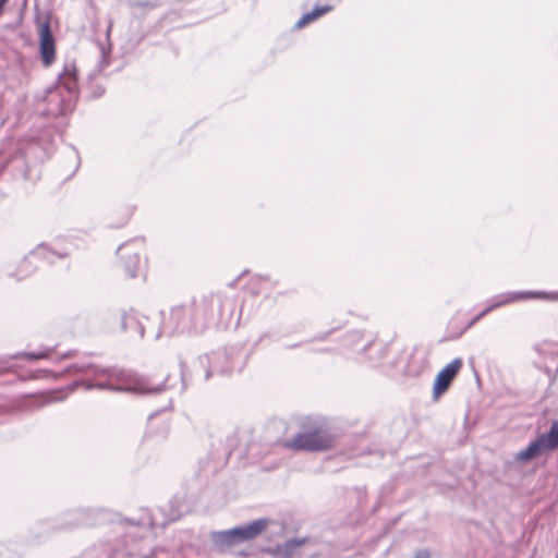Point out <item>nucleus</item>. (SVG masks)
Wrapping results in <instances>:
<instances>
[{
    "mask_svg": "<svg viewBox=\"0 0 558 558\" xmlns=\"http://www.w3.org/2000/svg\"><path fill=\"white\" fill-rule=\"evenodd\" d=\"M65 372L82 375L84 379L75 381L74 386H84L86 390L96 388L99 390L154 395L171 388V386H168V376L162 383L155 385L149 377L138 376L128 369L100 367L89 361H77L68 366Z\"/></svg>",
    "mask_w": 558,
    "mask_h": 558,
    "instance_id": "nucleus-1",
    "label": "nucleus"
},
{
    "mask_svg": "<svg viewBox=\"0 0 558 558\" xmlns=\"http://www.w3.org/2000/svg\"><path fill=\"white\" fill-rule=\"evenodd\" d=\"M223 299L219 294H209L201 300H193L187 305L174 306L171 308L170 316L165 319L160 331L161 333L172 336L175 333H198L204 331L210 322L219 320L222 315Z\"/></svg>",
    "mask_w": 558,
    "mask_h": 558,
    "instance_id": "nucleus-2",
    "label": "nucleus"
},
{
    "mask_svg": "<svg viewBox=\"0 0 558 558\" xmlns=\"http://www.w3.org/2000/svg\"><path fill=\"white\" fill-rule=\"evenodd\" d=\"M77 90V69L74 61H68L58 75L57 85L47 90L48 108L46 114L60 117L71 112L76 104Z\"/></svg>",
    "mask_w": 558,
    "mask_h": 558,
    "instance_id": "nucleus-3",
    "label": "nucleus"
},
{
    "mask_svg": "<svg viewBox=\"0 0 558 558\" xmlns=\"http://www.w3.org/2000/svg\"><path fill=\"white\" fill-rule=\"evenodd\" d=\"M335 441V436L324 424L314 423L295 434L286 442V447L296 451L318 452L331 449Z\"/></svg>",
    "mask_w": 558,
    "mask_h": 558,
    "instance_id": "nucleus-4",
    "label": "nucleus"
},
{
    "mask_svg": "<svg viewBox=\"0 0 558 558\" xmlns=\"http://www.w3.org/2000/svg\"><path fill=\"white\" fill-rule=\"evenodd\" d=\"M269 522L270 520L267 518H259L229 530L214 531L210 538L214 545L220 548L234 546L256 538L267 529Z\"/></svg>",
    "mask_w": 558,
    "mask_h": 558,
    "instance_id": "nucleus-5",
    "label": "nucleus"
},
{
    "mask_svg": "<svg viewBox=\"0 0 558 558\" xmlns=\"http://www.w3.org/2000/svg\"><path fill=\"white\" fill-rule=\"evenodd\" d=\"M558 449V420L551 423L547 433L541 434L532 440L526 448L515 454V460L527 462L543 452H551Z\"/></svg>",
    "mask_w": 558,
    "mask_h": 558,
    "instance_id": "nucleus-6",
    "label": "nucleus"
},
{
    "mask_svg": "<svg viewBox=\"0 0 558 558\" xmlns=\"http://www.w3.org/2000/svg\"><path fill=\"white\" fill-rule=\"evenodd\" d=\"M197 364L205 371V380H208L214 373L229 374L234 368V363L227 351L202 355L197 359Z\"/></svg>",
    "mask_w": 558,
    "mask_h": 558,
    "instance_id": "nucleus-7",
    "label": "nucleus"
},
{
    "mask_svg": "<svg viewBox=\"0 0 558 558\" xmlns=\"http://www.w3.org/2000/svg\"><path fill=\"white\" fill-rule=\"evenodd\" d=\"M39 56L43 65L48 68L56 60V39L51 31L50 21L38 22Z\"/></svg>",
    "mask_w": 558,
    "mask_h": 558,
    "instance_id": "nucleus-8",
    "label": "nucleus"
},
{
    "mask_svg": "<svg viewBox=\"0 0 558 558\" xmlns=\"http://www.w3.org/2000/svg\"><path fill=\"white\" fill-rule=\"evenodd\" d=\"M546 294L542 291H518L505 292L490 298L487 301V306L483 310V314H488L492 311L523 300L544 298Z\"/></svg>",
    "mask_w": 558,
    "mask_h": 558,
    "instance_id": "nucleus-9",
    "label": "nucleus"
},
{
    "mask_svg": "<svg viewBox=\"0 0 558 558\" xmlns=\"http://www.w3.org/2000/svg\"><path fill=\"white\" fill-rule=\"evenodd\" d=\"M462 367V360L457 357L447 364L436 376L433 387V396L435 399L439 398L448 390L452 380L458 375Z\"/></svg>",
    "mask_w": 558,
    "mask_h": 558,
    "instance_id": "nucleus-10",
    "label": "nucleus"
},
{
    "mask_svg": "<svg viewBox=\"0 0 558 558\" xmlns=\"http://www.w3.org/2000/svg\"><path fill=\"white\" fill-rule=\"evenodd\" d=\"M112 318L119 323L121 331L131 330L137 333L140 337L144 336L145 326L140 316L133 311H120L114 314Z\"/></svg>",
    "mask_w": 558,
    "mask_h": 558,
    "instance_id": "nucleus-11",
    "label": "nucleus"
},
{
    "mask_svg": "<svg viewBox=\"0 0 558 558\" xmlns=\"http://www.w3.org/2000/svg\"><path fill=\"white\" fill-rule=\"evenodd\" d=\"M51 352H52V349H45L39 352H23V353H16L14 355L0 356V373L11 371L14 366L13 361L16 359L24 357L29 361L48 359L50 356Z\"/></svg>",
    "mask_w": 558,
    "mask_h": 558,
    "instance_id": "nucleus-12",
    "label": "nucleus"
},
{
    "mask_svg": "<svg viewBox=\"0 0 558 558\" xmlns=\"http://www.w3.org/2000/svg\"><path fill=\"white\" fill-rule=\"evenodd\" d=\"M128 244H122L118 247V255L123 259V265L125 271L130 277H135L137 274V269L140 266V255L137 253H133L130 255H125L124 251L126 250Z\"/></svg>",
    "mask_w": 558,
    "mask_h": 558,
    "instance_id": "nucleus-13",
    "label": "nucleus"
},
{
    "mask_svg": "<svg viewBox=\"0 0 558 558\" xmlns=\"http://www.w3.org/2000/svg\"><path fill=\"white\" fill-rule=\"evenodd\" d=\"M306 543V538H291L277 545L275 554L280 558H292L295 551Z\"/></svg>",
    "mask_w": 558,
    "mask_h": 558,
    "instance_id": "nucleus-14",
    "label": "nucleus"
},
{
    "mask_svg": "<svg viewBox=\"0 0 558 558\" xmlns=\"http://www.w3.org/2000/svg\"><path fill=\"white\" fill-rule=\"evenodd\" d=\"M125 521L132 525L141 527L154 529L156 526L155 520L147 510H142V513L138 518H130L125 519Z\"/></svg>",
    "mask_w": 558,
    "mask_h": 558,
    "instance_id": "nucleus-15",
    "label": "nucleus"
},
{
    "mask_svg": "<svg viewBox=\"0 0 558 558\" xmlns=\"http://www.w3.org/2000/svg\"><path fill=\"white\" fill-rule=\"evenodd\" d=\"M56 255L58 257H63V255H58L54 252H51L47 246L44 244L38 245L34 251L29 253V255L25 258V262L28 259H33L36 257H43L49 262H52L51 256Z\"/></svg>",
    "mask_w": 558,
    "mask_h": 558,
    "instance_id": "nucleus-16",
    "label": "nucleus"
},
{
    "mask_svg": "<svg viewBox=\"0 0 558 558\" xmlns=\"http://www.w3.org/2000/svg\"><path fill=\"white\" fill-rule=\"evenodd\" d=\"M82 558H109L107 550L102 547L86 550Z\"/></svg>",
    "mask_w": 558,
    "mask_h": 558,
    "instance_id": "nucleus-17",
    "label": "nucleus"
},
{
    "mask_svg": "<svg viewBox=\"0 0 558 558\" xmlns=\"http://www.w3.org/2000/svg\"><path fill=\"white\" fill-rule=\"evenodd\" d=\"M332 10L331 5H320L315 7L310 13L313 17V20H317L318 17L323 16L324 14L330 12Z\"/></svg>",
    "mask_w": 558,
    "mask_h": 558,
    "instance_id": "nucleus-18",
    "label": "nucleus"
},
{
    "mask_svg": "<svg viewBox=\"0 0 558 558\" xmlns=\"http://www.w3.org/2000/svg\"><path fill=\"white\" fill-rule=\"evenodd\" d=\"M312 22H314V20L312 17L311 13L307 12V13L303 14V16L296 22L295 27L302 28Z\"/></svg>",
    "mask_w": 558,
    "mask_h": 558,
    "instance_id": "nucleus-19",
    "label": "nucleus"
},
{
    "mask_svg": "<svg viewBox=\"0 0 558 558\" xmlns=\"http://www.w3.org/2000/svg\"><path fill=\"white\" fill-rule=\"evenodd\" d=\"M535 349L542 355L550 354V355L554 356V353L549 350V344L548 343L538 344V345L535 347Z\"/></svg>",
    "mask_w": 558,
    "mask_h": 558,
    "instance_id": "nucleus-20",
    "label": "nucleus"
},
{
    "mask_svg": "<svg viewBox=\"0 0 558 558\" xmlns=\"http://www.w3.org/2000/svg\"><path fill=\"white\" fill-rule=\"evenodd\" d=\"M486 314H483V311L478 313L473 319L469 322V324L465 327V330L473 327L478 320H481Z\"/></svg>",
    "mask_w": 558,
    "mask_h": 558,
    "instance_id": "nucleus-21",
    "label": "nucleus"
},
{
    "mask_svg": "<svg viewBox=\"0 0 558 558\" xmlns=\"http://www.w3.org/2000/svg\"><path fill=\"white\" fill-rule=\"evenodd\" d=\"M372 342H373V339L368 338L366 340V342L361 348H357L355 343H352V345L355 348L356 351L365 352L368 349V347L372 344Z\"/></svg>",
    "mask_w": 558,
    "mask_h": 558,
    "instance_id": "nucleus-22",
    "label": "nucleus"
},
{
    "mask_svg": "<svg viewBox=\"0 0 558 558\" xmlns=\"http://www.w3.org/2000/svg\"><path fill=\"white\" fill-rule=\"evenodd\" d=\"M430 557V554L428 550L426 549H421L415 553L414 557L413 558H429Z\"/></svg>",
    "mask_w": 558,
    "mask_h": 558,
    "instance_id": "nucleus-23",
    "label": "nucleus"
},
{
    "mask_svg": "<svg viewBox=\"0 0 558 558\" xmlns=\"http://www.w3.org/2000/svg\"><path fill=\"white\" fill-rule=\"evenodd\" d=\"M180 368H181V380L183 383L184 377H185V363L181 357H180Z\"/></svg>",
    "mask_w": 558,
    "mask_h": 558,
    "instance_id": "nucleus-24",
    "label": "nucleus"
},
{
    "mask_svg": "<svg viewBox=\"0 0 558 558\" xmlns=\"http://www.w3.org/2000/svg\"><path fill=\"white\" fill-rule=\"evenodd\" d=\"M546 295L543 298V299H547V300H558V292H554V293H546L544 292Z\"/></svg>",
    "mask_w": 558,
    "mask_h": 558,
    "instance_id": "nucleus-25",
    "label": "nucleus"
},
{
    "mask_svg": "<svg viewBox=\"0 0 558 558\" xmlns=\"http://www.w3.org/2000/svg\"><path fill=\"white\" fill-rule=\"evenodd\" d=\"M100 54H101V63H104L106 65L108 63V61H107V57H106L104 47L100 48Z\"/></svg>",
    "mask_w": 558,
    "mask_h": 558,
    "instance_id": "nucleus-26",
    "label": "nucleus"
},
{
    "mask_svg": "<svg viewBox=\"0 0 558 558\" xmlns=\"http://www.w3.org/2000/svg\"><path fill=\"white\" fill-rule=\"evenodd\" d=\"M9 2V0H0V13H2L5 4Z\"/></svg>",
    "mask_w": 558,
    "mask_h": 558,
    "instance_id": "nucleus-27",
    "label": "nucleus"
},
{
    "mask_svg": "<svg viewBox=\"0 0 558 558\" xmlns=\"http://www.w3.org/2000/svg\"><path fill=\"white\" fill-rule=\"evenodd\" d=\"M111 27H112V22H111V21H109L108 29H107V35H109V34H110V32H111Z\"/></svg>",
    "mask_w": 558,
    "mask_h": 558,
    "instance_id": "nucleus-28",
    "label": "nucleus"
},
{
    "mask_svg": "<svg viewBox=\"0 0 558 558\" xmlns=\"http://www.w3.org/2000/svg\"><path fill=\"white\" fill-rule=\"evenodd\" d=\"M362 336L363 335L359 331L354 332V335H353V337L359 338V339L362 338Z\"/></svg>",
    "mask_w": 558,
    "mask_h": 558,
    "instance_id": "nucleus-29",
    "label": "nucleus"
},
{
    "mask_svg": "<svg viewBox=\"0 0 558 558\" xmlns=\"http://www.w3.org/2000/svg\"><path fill=\"white\" fill-rule=\"evenodd\" d=\"M96 93H98V94H97V96H101V95H102V93H104V90H100V92H99V89H96Z\"/></svg>",
    "mask_w": 558,
    "mask_h": 558,
    "instance_id": "nucleus-30",
    "label": "nucleus"
},
{
    "mask_svg": "<svg viewBox=\"0 0 558 558\" xmlns=\"http://www.w3.org/2000/svg\"><path fill=\"white\" fill-rule=\"evenodd\" d=\"M96 93H98V94H97V96H101V95H102V93H104V90H100V92H99V89H96Z\"/></svg>",
    "mask_w": 558,
    "mask_h": 558,
    "instance_id": "nucleus-31",
    "label": "nucleus"
},
{
    "mask_svg": "<svg viewBox=\"0 0 558 558\" xmlns=\"http://www.w3.org/2000/svg\"><path fill=\"white\" fill-rule=\"evenodd\" d=\"M69 355H70V353H65V354L62 356V359L68 357Z\"/></svg>",
    "mask_w": 558,
    "mask_h": 558,
    "instance_id": "nucleus-32",
    "label": "nucleus"
}]
</instances>
